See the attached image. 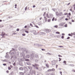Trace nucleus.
Listing matches in <instances>:
<instances>
[{
    "label": "nucleus",
    "mask_w": 75,
    "mask_h": 75,
    "mask_svg": "<svg viewBox=\"0 0 75 75\" xmlns=\"http://www.w3.org/2000/svg\"><path fill=\"white\" fill-rule=\"evenodd\" d=\"M1 35L2 36V38H5V36H4V35L8 36V34H6V33L5 32H1Z\"/></svg>",
    "instance_id": "1"
},
{
    "label": "nucleus",
    "mask_w": 75,
    "mask_h": 75,
    "mask_svg": "<svg viewBox=\"0 0 75 75\" xmlns=\"http://www.w3.org/2000/svg\"><path fill=\"white\" fill-rule=\"evenodd\" d=\"M45 31L47 33H50V32H51V31L50 29H45Z\"/></svg>",
    "instance_id": "2"
},
{
    "label": "nucleus",
    "mask_w": 75,
    "mask_h": 75,
    "mask_svg": "<svg viewBox=\"0 0 75 75\" xmlns=\"http://www.w3.org/2000/svg\"><path fill=\"white\" fill-rule=\"evenodd\" d=\"M46 16L47 17V18H50V17H51V14H50L48 16V13H47L46 14Z\"/></svg>",
    "instance_id": "3"
},
{
    "label": "nucleus",
    "mask_w": 75,
    "mask_h": 75,
    "mask_svg": "<svg viewBox=\"0 0 75 75\" xmlns=\"http://www.w3.org/2000/svg\"><path fill=\"white\" fill-rule=\"evenodd\" d=\"M52 65H54L55 64V61L54 60L52 61Z\"/></svg>",
    "instance_id": "4"
},
{
    "label": "nucleus",
    "mask_w": 75,
    "mask_h": 75,
    "mask_svg": "<svg viewBox=\"0 0 75 75\" xmlns=\"http://www.w3.org/2000/svg\"><path fill=\"white\" fill-rule=\"evenodd\" d=\"M44 18L45 21V22H46V21H47V17H46V16H45L44 17Z\"/></svg>",
    "instance_id": "5"
},
{
    "label": "nucleus",
    "mask_w": 75,
    "mask_h": 75,
    "mask_svg": "<svg viewBox=\"0 0 75 75\" xmlns=\"http://www.w3.org/2000/svg\"><path fill=\"white\" fill-rule=\"evenodd\" d=\"M33 67H39V65L38 64H35L34 65H33Z\"/></svg>",
    "instance_id": "6"
},
{
    "label": "nucleus",
    "mask_w": 75,
    "mask_h": 75,
    "mask_svg": "<svg viewBox=\"0 0 75 75\" xmlns=\"http://www.w3.org/2000/svg\"><path fill=\"white\" fill-rule=\"evenodd\" d=\"M24 69L25 71H28V69H27V68L26 67H25Z\"/></svg>",
    "instance_id": "7"
},
{
    "label": "nucleus",
    "mask_w": 75,
    "mask_h": 75,
    "mask_svg": "<svg viewBox=\"0 0 75 75\" xmlns=\"http://www.w3.org/2000/svg\"><path fill=\"white\" fill-rule=\"evenodd\" d=\"M59 16H63V14H62V12H60L59 14Z\"/></svg>",
    "instance_id": "8"
},
{
    "label": "nucleus",
    "mask_w": 75,
    "mask_h": 75,
    "mask_svg": "<svg viewBox=\"0 0 75 75\" xmlns=\"http://www.w3.org/2000/svg\"><path fill=\"white\" fill-rule=\"evenodd\" d=\"M19 70H21V71H23V68L22 67H20L19 68Z\"/></svg>",
    "instance_id": "9"
},
{
    "label": "nucleus",
    "mask_w": 75,
    "mask_h": 75,
    "mask_svg": "<svg viewBox=\"0 0 75 75\" xmlns=\"http://www.w3.org/2000/svg\"><path fill=\"white\" fill-rule=\"evenodd\" d=\"M55 69H51V71H52V72H54V71H55Z\"/></svg>",
    "instance_id": "10"
},
{
    "label": "nucleus",
    "mask_w": 75,
    "mask_h": 75,
    "mask_svg": "<svg viewBox=\"0 0 75 75\" xmlns=\"http://www.w3.org/2000/svg\"><path fill=\"white\" fill-rule=\"evenodd\" d=\"M20 75H24V73H23V72H20L19 73Z\"/></svg>",
    "instance_id": "11"
},
{
    "label": "nucleus",
    "mask_w": 75,
    "mask_h": 75,
    "mask_svg": "<svg viewBox=\"0 0 75 75\" xmlns=\"http://www.w3.org/2000/svg\"><path fill=\"white\" fill-rule=\"evenodd\" d=\"M72 35H73V34H72V33H71V34H69V36H71V37H72Z\"/></svg>",
    "instance_id": "12"
},
{
    "label": "nucleus",
    "mask_w": 75,
    "mask_h": 75,
    "mask_svg": "<svg viewBox=\"0 0 75 75\" xmlns=\"http://www.w3.org/2000/svg\"><path fill=\"white\" fill-rule=\"evenodd\" d=\"M46 66L47 68H49V65L47 64H46Z\"/></svg>",
    "instance_id": "13"
},
{
    "label": "nucleus",
    "mask_w": 75,
    "mask_h": 75,
    "mask_svg": "<svg viewBox=\"0 0 75 75\" xmlns=\"http://www.w3.org/2000/svg\"><path fill=\"white\" fill-rule=\"evenodd\" d=\"M38 25H42V24H41V23L40 22H39L38 23Z\"/></svg>",
    "instance_id": "14"
},
{
    "label": "nucleus",
    "mask_w": 75,
    "mask_h": 75,
    "mask_svg": "<svg viewBox=\"0 0 75 75\" xmlns=\"http://www.w3.org/2000/svg\"><path fill=\"white\" fill-rule=\"evenodd\" d=\"M50 75H55V74L53 72L50 74Z\"/></svg>",
    "instance_id": "15"
},
{
    "label": "nucleus",
    "mask_w": 75,
    "mask_h": 75,
    "mask_svg": "<svg viewBox=\"0 0 75 75\" xmlns=\"http://www.w3.org/2000/svg\"><path fill=\"white\" fill-rule=\"evenodd\" d=\"M47 72H51V69H49L47 70Z\"/></svg>",
    "instance_id": "16"
},
{
    "label": "nucleus",
    "mask_w": 75,
    "mask_h": 75,
    "mask_svg": "<svg viewBox=\"0 0 75 75\" xmlns=\"http://www.w3.org/2000/svg\"><path fill=\"white\" fill-rule=\"evenodd\" d=\"M46 14V12H44V14H43V16H45Z\"/></svg>",
    "instance_id": "17"
},
{
    "label": "nucleus",
    "mask_w": 75,
    "mask_h": 75,
    "mask_svg": "<svg viewBox=\"0 0 75 75\" xmlns=\"http://www.w3.org/2000/svg\"><path fill=\"white\" fill-rule=\"evenodd\" d=\"M51 21V19H49L47 20V22H50Z\"/></svg>",
    "instance_id": "18"
},
{
    "label": "nucleus",
    "mask_w": 75,
    "mask_h": 75,
    "mask_svg": "<svg viewBox=\"0 0 75 75\" xmlns=\"http://www.w3.org/2000/svg\"><path fill=\"white\" fill-rule=\"evenodd\" d=\"M26 57H27L28 58H30V55H27V56H26Z\"/></svg>",
    "instance_id": "19"
},
{
    "label": "nucleus",
    "mask_w": 75,
    "mask_h": 75,
    "mask_svg": "<svg viewBox=\"0 0 75 75\" xmlns=\"http://www.w3.org/2000/svg\"><path fill=\"white\" fill-rule=\"evenodd\" d=\"M35 27H36V28H39L38 26H37V25H35Z\"/></svg>",
    "instance_id": "20"
},
{
    "label": "nucleus",
    "mask_w": 75,
    "mask_h": 75,
    "mask_svg": "<svg viewBox=\"0 0 75 75\" xmlns=\"http://www.w3.org/2000/svg\"><path fill=\"white\" fill-rule=\"evenodd\" d=\"M56 34H60V33L58 32H56Z\"/></svg>",
    "instance_id": "21"
},
{
    "label": "nucleus",
    "mask_w": 75,
    "mask_h": 75,
    "mask_svg": "<svg viewBox=\"0 0 75 75\" xmlns=\"http://www.w3.org/2000/svg\"><path fill=\"white\" fill-rule=\"evenodd\" d=\"M38 67L39 66H36V69H38Z\"/></svg>",
    "instance_id": "22"
},
{
    "label": "nucleus",
    "mask_w": 75,
    "mask_h": 75,
    "mask_svg": "<svg viewBox=\"0 0 75 75\" xmlns=\"http://www.w3.org/2000/svg\"><path fill=\"white\" fill-rule=\"evenodd\" d=\"M25 61H29V59H25Z\"/></svg>",
    "instance_id": "23"
},
{
    "label": "nucleus",
    "mask_w": 75,
    "mask_h": 75,
    "mask_svg": "<svg viewBox=\"0 0 75 75\" xmlns=\"http://www.w3.org/2000/svg\"><path fill=\"white\" fill-rule=\"evenodd\" d=\"M30 25L31 26V27H33V24H32L31 23H30Z\"/></svg>",
    "instance_id": "24"
},
{
    "label": "nucleus",
    "mask_w": 75,
    "mask_h": 75,
    "mask_svg": "<svg viewBox=\"0 0 75 75\" xmlns=\"http://www.w3.org/2000/svg\"><path fill=\"white\" fill-rule=\"evenodd\" d=\"M25 33H29V32H28V31L27 30H25Z\"/></svg>",
    "instance_id": "25"
},
{
    "label": "nucleus",
    "mask_w": 75,
    "mask_h": 75,
    "mask_svg": "<svg viewBox=\"0 0 75 75\" xmlns=\"http://www.w3.org/2000/svg\"><path fill=\"white\" fill-rule=\"evenodd\" d=\"M59 61H61V59L60 58H59Z\"/></svg>",
    "instance_id": "26"
},
{
    "label": "nucleus",
    "mask_w": 75,
    "mask_h": 75,
    "mask_svg": "<svg viewBox=\"0 0 75 75\" xmlns=\"http://www.w3.org/2000/svg\"><path fill=\"white\" fill-rule=\"evenodd\" d=\"M54 27H55V28H58V26L57 25H55L54 26Z\"/></svg>",
    "instance_id": "27"
},
{
    "label": "nucleus",
    "mask_w": 75,
    "mask_h": 75,
    "mask_svg": "<svg viewBox=\"0 0 75 75\" xmlns=\"http://www.w3.org/2000/svg\"><path fill=\"white\" fill-rule=\"evenodd\" d=\"M27 9V6H26V7L25 8V10L26 11Z\"/></svg>",
    "instance_id": "28"
},
{
    "label": "nucleus",
    "mask_w": 75,
    "mask_h": 75,
    "mask_svg": "<svg viewBox=\"0 0 75 75\" xmlns=\"http://www.w3.org/2000/svg\"><path fill=\"white\" fill-rule=\"evenodd\" d=\"M8 70H10V69H11V68H10V67H8Z\"/></svg>",
    "instance_id": "29"
},
{
    "label": "nucleus",
    "mask_w": 75,
    "mask_h": 75,
    "mask_svg": "<svg viewBox=\"0 0 75 75\" xmlns=\"http://www.w3.org/2000/svg\"><path fill=\"white\" fill-rule=\"evenodd\" d=\"M23 36H25V33H23L22 34Z\"/></svg>",
    "instance_id": "30"
},
{
    "label": "nucleus",
    "mask_w": 75,
    "mask_h": 75,
    "mask_svg": "<svg viewBox=\"0 0 75 75\" xmlns=\"http://www.w3.org/2000/svg\"><path fill=\"white\" fill-rule=\"evenodd\" d=\"M59 47H60V48H62V47L63 48L64 47H63L62 46H59Z\"/></svg>",
    "instance_id": "31"
},
{
    "label": "nucleus",
    "mask_w": 75,
    "mask_h": 75,
    "mask_svg": "<svg viewBox=\"0 0 75 75\" xmlns=\"http://www.w3.org/2000/svg\"><path fill=\"white\" fill-rule=\"evenodd\" d=\"M64 27H67V24H66L64 25Z\"/></svg>",
    "instance_id": "32"
},
{
    "label": "nucleus",
    "mask_w": 75,
    "mask_h": 75,
    "mask_svg": "<svg viewBox=\"0 0 75 75\" xmlns=\"http://www.w3.org/2000/svg\"><path fill=\"white\" fill-rule=\"evenodd\" d=\"M54 19H55V18L53 17V18L52 19V21H54Z\"/></svg>",
    "instance_id": "33"
},
{
    "label": "nucleus",
    "mask_w": 75,
    "mask_h": 75,
    "mask_svg": "<svg viewBox=\"0 0 75 75\" xmlns=\"http://www.w3.org/2000/svg\"><path fill=\"white\" fill-rule=\"evenodd\" d=\"M73 35H75V36H74V38H75V33H73Z\"/></svg>",
    "instance_id": "34"
},
{
    "label": "nucleus",
    "mask_w": 75,
    "mask_h": 75,
    "mask_svg": "<svg viewBox=\"0 0 75 75\" xmlns=\"http://www.w3.org/2000/svg\"><path fill=\"white\" fill-rule=\"evenodd\" d=\"M58 57H62V56L60 55H58Z\"/></svg>",
    "instance_id": "35"
},
{
    "label": "nucleus",
    "mask_w": 75,
    "mask_h": 75,
    "mask_svg": "<svg viewBox=\"0 0 75 75\" xmlns=\"http://www.w3.org/2000/svg\"><path fill=\"white\" fill-rule=\"evenodd\" d=\"M67 18H69V19H70V17L69 16H67Z\"/></svg>",
    "instance_id": "36"
},
{
    "label": "nucleus",
    "mask_w": 75,
    "mask_h": 75,
    "mask_svg": "<svg viewBox=\"0 0 75 75\" xmlns=\"http://www.w3.org/2000/svg\"><path fill=\"white\" fill-rule=\"evenodd\" d=\"M6 65H7V64H3V65H4V66H5Z\"/></svg>",
    "instance_id": "37"
},
{
    "label": "nucleus",
    "mask_w": 75,
    "mask_h": 75,
    "mask_svg": "<svg viewBox=\"0 0 75 75\" xmlns=\"http://www.w3.org/2000/svg\"><path fill=\"white\" fill-rule=\"evenodd\" d=\"M61 38H62V39H64V37L62 36Z\"/></svg>",
    "instance_id": "38"
},
{
    "label": "nucleus",
    "mask_w": 75,
    "mask_h": 75,
    "mask_svg": "<svg viewBox=\"0 0 75 75\" xmlns=\"http://www.w3.org/2000/svg\"><path fill=\"white\" fill-rule=\"evenodd\" d=\"M15 8H17V5L16 4L15 5Z\"/></svg>",
    "instance_id": "39"
},
{
    "label": "nucleus",
    "mask_w": 75,
    "mask_h": 75,
    "mask_svg": "<svg viewBox=\"0 0 75 75\" xmlns=\"http://www.w3.org/2000/svg\"><path fill=\"white\" fill-rule=\"evenodd\" d=\"M66 61H64V64H66Z\"/></svg>",
    "instance_id": "40"
},
{
    "label": "nucleus",
    "mask_w": 75,
    "mask_h": 75,
    "mask_svg": "<svg viewBox=\"0 0 75 75\" xmlns=\"http://www.w3.org/2000/svg\"><path fill=\"white\" fill-rule=\"evenodd\" d=\"M16 31H19V29H18V28L17 29H16Z\"/></svg>",
    "instance_id": "41"
},
{
    "label": "nucleus",
    "mask_w": 75,
    "mask_h": 75,
    "mask_svg": "<svg viewBox=\"0 0 75 75\" xmlns=\"http://www.w3.org/2000/svg\"><path fill=\"white\" fill-rule=\"evenodd\" d=\"M67 13H65L64 14V15L65 16L67 15Z\"/></svg>",
    "instance_id": "42"
},
{
    "label": "nucleus",
    "mask_w": 75,
    "mask_h": 75,
    "mask_svg": "<svg viewBox=\"0 0 75 75\" xmlns=\"http://www.w3.org/2000/svg\"><path fill=\"white\" fill-rule=\"evenodd\" d=\"M68 15L70 16H71V13H68Z\"/></svg>",
    "instance_id": "43"
},
{
    "label": "nucleus",
    "mask_w": 75,
    "mask_h": 75,
    "mask_svg": "<svg viewBox=\"0 0 75 75\" xmlns=\"http://www.w3.org/2000/svg\"><path fill=\"white\" fill-rule=\"evenodd\" d=\"M69 38H70L69 37H68L67 38V39L68 40H69Z\"/></svg>",
    "instance_id": "44"
},
{
    "label": "nucleus",
    "mask_w": 75,
    "mask_h": 75,
    "mask_svg": "<svg viewBox=\"0 0 75 75\" xmlns=\"http://www.w3.org/2000/svg\"><path fill=\"white\" fill-rule=\"evenodd\" d=\"M60 74H61V75H62V72L60 71Z\"/></svg>",
    "instance_id": "45"
},
{
    "label": "nucleus",
    "mask_w": 75,
    "mask_h": 75,
    "mask_svg": "<svg viewBox=\"0 0 75 75\" xmlns=\"http://www.w3.org/2000/svg\"><path fill=\"white\" fill-rule=\"evenodd\" d=\"M42 50V51H45V49H41Z\"/></svg>",
    "instance_id": "46"
},
{
    "label": "nucleus",
    "mask_w": 75,
    "mask_h": 75,
    "mask_svg": "<svg viewBox=\"0 0 75 75\" xmlns=\"http://www.w3.org/2000/svg\"><path fill=\"white\" fill-rule=\"evenodd\" d=\"M10 67H11V68H13V66L11 65L10 66Z\"/></svg>",
    "instance_id": "47"
},
{
    "label": "nucleus",
    "mask_w": 75,
    "mask_h": 75,
    "mask_svg": "<svg viewBox=\"0 0 75 75\" xmlns=\"http://www.w3.org/2000/svg\"><path fill=\"white\" fill-rule=\"evenodd\" d=\"M68 20V18H66L65 19V20L67 21V20Z\"/></svg>",
    "instance_id": "48"
},
{
    "label": "nucleus",
    "mask_w": 75,
    "mask_h": 75,
    "mask_svg": "<svg viewBox=\"0 0 75 75\" xmlns=\"http://www.w3.org/2000/svg\"><path fill=\"white\" fill-rule=\"evenodd\" d=\"M62 35H65V34L64 33H62Z\"/></svg>",
    "instance_id": "49"
},
{
    "label": "nucleus",
    "mask_w": 75,
    "mask_h": 75,
    "mask_svg": "<svg viewBox=\"0 0 75 75\" xmlns=\"http://www.w3.org/2000/svg\"><path fill=\"white\" fill-rule=\"evenodd\" d=\"M35 7V5H34L33 6V8Z\"/></svg>",
    "instance_id": "50"
},
{
    "label": "nucleus",
    "mask_w": 75,
    "mask_h": 75,
    "mask_svg": "<svg viewBox=\"0 0 75 75\" xmlns=\"http://www.w3.org/2000/svg\"><path fill=\"white\" fill-rule=\"evenodd\" d=\"M8 72H9V71H8V70H7V71H6V72L7 73H8Z\"/></svg>",
    "instance_id": "51"
},
{
    "label": "nucleus",
    "mask_w": 75,
    "mask_h": 75,
    "mask_svg": "<svg viewBox=\"0 0 75 75\" xmlns=\"http://www.w3.org/2000/svg\"><path fill=\"white\" fill-rule=\"evenodd\" d=\"M27 26L26 25H25V27L24 28H27Z\"/></svg>",
    "instance_id": "52"
},
{
    "label": "nucleus",
    "mask_w": 75,
    "mask_h": 75,
    "mask_svg": "<svg viewBox=\"0 0 75 75\" xmlns=\"http://www.w3.org/2000/svg\"><path fill=\"white\" fill-rule=\"evenodd\" d=\"M72 71L73 72H75V71L74 70H72Z\"/></svg>",
    "instance_id": "53"
},
{
    "label": "nucleus",
    "mask_w": 75,
    "mask_h": 75,
    "mask_svg": "<svg viewBox=\"0 0 75 75\" xmlns=\"http://www.w3.org/2000/svg\"><path fill=\"white\" fill-rule=\"evenodd\" d=\"M42 17H41V18H40V20H41V19H42Z\"/></svg>",
    "instance_id": "54"
},
{
    "label": "nucleus",
    "mask_w": 75,
    "mask_h": 75,
    "mask_svg": "<svg viewBox=\"0 0 75 75\" xmlns=\"http://www.w3.org/2000/svg\"><path fill=\"white\" fill-rule=\"evenodd\" d=\"M34 21H32L31 22V23H33V24H34Z\"/></svg>",
    "instance_id": "55"
},
{
    "label": "nucleus",
    "mask_w": 75,
    "mask_h": 75,
    "mask_svg": "<svg viewBox=\"0 0 75 75\" xmlns=\"http://www.w3.org/2000/svg\"><path fill=\"white\" fill-rule=\"evenodd\" d=\"M71 3H69V4H67V5H69V4H70Z\"/></svg>",
    "instance_id": "56"
},
{
    "label": "nucleus",
    "mask_w": 75,
    "mask_h": 75,
    "mask_svg": "<svg viewBox=\"0 0 75 75\" xmlns=\"http://www.w3.org/2000/svg\"><path fill=\"white\" fill-rule=\"evenodd\" d=\"M35 57H38V55H36V56H35Z\"/></svg>",
    "instance_id": "57"
},
{
    "label": "nucleus",
    "mask_w": 75,
    "mask_h": 75,
    "mask_svg": "<svg viewBox=\"0 0 75 75\" xmlns=\"http://www.w3.org/2000/svg\"><path fill=\"white\" fill-rule=\"evenodd\" d=\"M2 21V20H0V22H1Z\"/></svg>",
    "instance_id": "58"
},
{
    "label": "nucleus",
    "mask_w": 75,
    "mask_h": 75,
    "mask_svg": "<svg viewBox=\"0 0 75 75\" xmlns=\"http://www.w3.org/2000/svg\"><path fill=\"white\" fill-rule=\"evenodd\" d=\"M55 21H57V19L55 18L54 19Z\"/></svg>",
    "instance_id": "59"
},
{
    "label": "nucleus",
    "mask_w": 75,
    "mask_h": 75,
    "mask_svg": "<svg viewBox=\"0 0 75 75\" xmlns=\"http://www.w3.org/2000/svg\"><path fill=\"white\" fill-rule=\"evenodd\" d=\"M74 10H75V7H74Z\"/></svg>",
    "instance_id": "60"
},
{
    "label": "nucleus",
    "mask_w": 75,
    "mask_h": 75,
    "mask_svg": "<svg viewBox=\"0 0 75 75\" xmlns=\"http://www.w3.org/2000/svg\"><path fill=\"white\" fill-rule=\"evenodd\" d=\"M13 34H16V33H13Z\"/></svg>",
    "instance_id": "61"
},
{
    "label": "nucleus",
    "mask_w": 75,
    "mask_h": 75,
    "mask_svg": "<svg viewBox=\"0 0 75 75\" xmlns=\"http://www.w3.org/2000/svg\"><path fill=\"white\" fill-rule=\"evenodd\" d=\"M46 61H47L46 60H45V62H46Z\"/></svg>",
    "instance_id": "62"
},
{
    "label": "nucleus",
    "mask_w": 75,
    "mask_h": 75,
    "mask_svg": "<svg viewBox=\"0 0 75 75\" xmlns=\"http://www.w3.org/2000/svg\"><path fill=\"white\" fill-rule=\"evenodd\" d=\"M70 24H71V23H70Z\"/></svg>",
    "instance_id": "63"
},
{
    "label": "nucleus",
    "mask_w": 75,
    "mask_h": 75,
    "mask_svg": "<svg viewBox=\"0 0 75 75\" xmlns=\"http://www.w3.org/2000/svg\"><path fill=\"white\" fill-rule=\"evenodd\" d=\"M0 40H1V39L0 38Z\"/></svg>",
    "instance_id": "64"
}]
</instances>
